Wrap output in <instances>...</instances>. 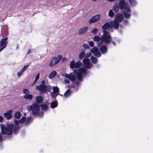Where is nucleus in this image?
Instances as JSON below:
<instances>
[{"instance_id": "nucleus-3", "label": "nucleus", "mask_w": 153, "mask_h": 153, "mask_svg": "<svg viewBox=\"0 0 153 153\" xmlns=\"http://www.w3.org/2000/svg\"><path fill=\"white\" fill-rule=\"evenodd\" d=\"M53 88L49 85H37L36 87L37 90L40 91L41 94H44L47 91L50 92Z\"/></svg>"}, {"instance_id": "nucleus-47", "label": "nucleus", "mask_w": 153, "mask_h": 153, "mask_svg": "<svg viewBox=\"0 0 153 153\" xmlns=\"http://www.w3.org/2000/svg\"><path fill=\"white\" fill-rule=\"evenodd\" d=\"M82 47L86 49H89L90 48L89 45L85 43H84L83 44Z\"/></svg>"}, {"instance_id": "nucleus-7", "label": "nucleus", "mask_w": 153, "mask_h": 153, "mask_svg": "<svg viewBox=\"0 0 153 153\" xmlns=\"http://www.w3.org/2000/svg\"><path fill=\"white\" fill-rule=\"evenodd\" d=\"M112 21H110L108 22L105 23L102 26V28L103 31H106L108 29L111 28V25H112Z\"/></svg>"}, {"instance_id": "nucleus-21", "label": "nucleus", "mask_w": 153, "mask_h": 153, "mask_svg": "<svg viewBox=\"0 0 153 153\" xmlns=\"http://www.w3.org/2000/svg\"><path fill=\"white\" fill-rule=\"evenodd\" d=\"M33 95L31 94H28L24 95L23 98L26 99L31 100L33 98Z\"/></svg>"}, {"instance_id": "nucleus-49", "label": "nucleus", "mask_w": 153, "mask_h": 153, "mask_svg": "<svg viewBox=\"0 0 153 153\" xmlns=\"http://www.w3.org/2000/svg\"><path fill=\"white\" fill-rule=\"evenodd\" d=\"M37 114V116L39 117H42L44 116V113L43 111H41Z\"/></svg>"}, {"instance_id": "nucleus-36", "label": "nucleus", "mask_w": 153, "mask_h": 153, "mask_svg": "<svg viewBox=\"0 0 153 153\" xmlns=\"http://www.w3.org/2000/svg\"><path fill=\"white\" fill-rule=\"evenodd\" d=\"M91 62L93 64H96L97 62V59L93 56H92L91 57Z\"/></svg>"}, {"instance_id": "nucleus-33", "label": "nucleus", "mask_w": 153, "mask_h": 153, "mask_svg": "<svg viewBox=\"0 0 153 153\" xmlns=\"http://www.w3.org/2000/svg\"><path fill=\"white\" fill-rule=\"evenodd\" d=\"M93 39L95 42H99L101 40V37H100L99 36H94Z\"/></svg>"}, {"instance_id": "nucleus-51", "label": "nucleus", "mask_w": 153, "mask_h": 153, "mask_svg": "<svg viewBox=\"0 0 153 153\" xmlns=\"http://www.w3.org/2000/svg\"><path fill=\"white\" fill-rule=\"evenodd\" d=\"M89 44L90 46L93 47L94 45V42L93 41H90L89 42Z\"/></svg>"}, {"instance_id": "nucleus-57", "label": "nucleus", "mask_w": 153, "mask_h": 153, "mask_svg": "<svg viewBox=\"0 0 153 153\" xmlns=\"http://www.w3.org/2000/svg\"><path fill=\"white\" fill-rule=\"evenodd\" d=\"M123 22L125 25H127L128 23V21L126 19H124L123 21Z\"/></svg>"}, {"instance_id": "nucleus-16", "label": "nucleus", "mask_w": 153, "mask_h": 153, "mask_svg": "<svg viewBox=\"0 0 153 153\" xmlns=\"http://www.w3.org/2000/svg\"><path fill=\"white\" fill-rule=\"evenodd\" d=\"M80 83V81H75L73 83L72 87L76 89V91H77L78 89Z\"/></svg>"}, {"instance_id": "nucleus-31", "label": "nucleus", "mask_w": 153, "mask_h": 153, "mask_svg": "<svg viewBox=\"0 0 153 153\" xmlns=\"http://www.w3.org/2000/svg\"><path fill=\"white\" fill-rule=\"evenodd\" d=\"M129 3L132 6H134L137 4V1L135 0H129Z\"/></svg>"}, {"instance_id": "nucleus-2", "label": "nucleus", "mask_w": 153, "mask_h": 153, "mask_svg": "<svg viewBox=\"0 0 153 153\" xmlns=\"http://www.w3.org/2000/svg\"><path fill=\"white\" fill-rule=\"evenodd\" d=\"M111 38L108 31H103V35L101 36L102 41L107 44H109L111 42Z\"/></svg>"}, {"instance_id": "nucleus-29", "label": "nucleus", "mask_w": 153, "mask_h": 153, "mask_svg": "<svg viewBox=\"0 0 153 153\" xmlns=\"http://www.w3.org/2000/svg\"><path fill=\"white\" fill-rule=\"evenodd\" d=\"M120 7L118 4L114 5L113 7V10H114L115 12H117L119 10Z\"/></svg>"}, {"instance_id": "nucleus-61", "label": "nucleus", "mask_w": 153, "mask_h": 153, "mask_svg": "<svg viewBox=\"0 0 153 153\" xmlns=\"http://www.w3.org/2000/svg\"><path fill=\"white\" fill-rule=\"evenodd\" d=\"M4 119L3 117L0 115V122H2Z\"/></svg>"}, {"instance_id": "nucleus-38", "label": "nucleus", "mask_w": 153, "mask_h": 153, "mask_svg": "<svg viewBox=\"0 0 153 153\" xmlns=\"http://www.w3.org/2000/svg\"><path fill=\"white\" fill-rule=\"evenodd\" d=\"M114 13L113 11V10H109L108 13V15L110 17H113L114 15Z\"/></svg>"}, {"instance_id": "nucleus-19", "label": "nucleus", "mask_w": 153, "mask_h": 153, "mask_svg": "<svg viewBox=\"0 0 153 153\" xmlns=\"http://www.w3.org/2000/svg\"><path fill=\"white\" fill-rule=\"evenodd\" d=\"M58 103L57 101L56 100H53L51 104V107L52 108H54L58 106Z\"/></svg>"}, {"instance_id": "nucleus-25", "label": "nucleus", "mask_w": 153, "mask_h": 153, "mask_svg": "<svg viewBox=\"0 0 153 153\" xmlns=\"http://www.w3.org/2000/svg\"><path fill=\"white\" fill-rule=\"evenodd\" d=\"M51 93V97L53 98V100H56V97L57 95H59V93H54L53 92H50Z\"/></svg>"}, {"instance_id": "nucleus-14", "label": "nucleus", "mask_w": 153, "mask_h": 153, "mask_svg": "<svg viewBox=\"0 0 153 153\" xmlns=\"http://www.w3.org/2000/svg\"><path fill=\"white\" fill-rule=\"evenodd\" d=\"M88 29V27L87 26H85L79 29L78 31V34L79 35H81L84 34L87 31Z\"/></svg>"}, {"instance_id": "nucleus-62", "label": "nucleus", "mask_w": 153, "mask_h": 153, "mask_svg": "<svg viewBox=\"0 0 153 153\" xmlns=\"http://www.w3.org/2000/svg\"><path fill=\"white\" fill-rule=\"evenodd\" d=\"M112 43V44H113V45L114 46H116V43H115V42H114V41H111V42Z\"/></svg>"}, {"instance_id": "nucleus-15", "label": "nucleus", "mask_w": 153, "mask_h": 153, "mask_svg": "<svg viewBox=\"0 0 153 153\" xmlns=\"http://www.w3.org/2000/svg\"><path fill=\"white\" fill-rule=\"evenodd\" d=\"M118 22L114 20L113 22L112 21V25H111V28L113 27L116 29H118L119 26Z\"/></svg>"}, {"instance_id": "nucleus-45", "label": "nucleus", "mask_w": 153, "mask_h": 153, "mask_svg": "<svg viewBox=\"0 0 153 153\" xmlns=\"http://www.w3.org/2000/svg\"><path fill=\"white\" fill-rule=\"evenodd\" d=\"M77 78L79 81H81L82 80V75L81 74H77Z\"/></svg>"}, {"instance_id": "nucleus-22", "label": "nucleus", "mask_w": 153, "mask_h": 153, "mask_svg": "<svg viewBox=\"0 0 153 153\" xmlns=\"http://www.w3.org/2000/svg\"><path fill=\"white\" fill-rule=\"evenodd\" d=\"M56 72L55 71H53L50 73V74L49 76V78L50 79H51L54 77L56 76Z\"/></svg>"}, {"instance_id": "nucleus-20", "label": "nucleus", "mask_w": 153, "mask_h": 153, "mask_svg": "<svg viewBox=\"0 0 153 153\" xmlns=\"http://www.w3.org/2000/svg\"><path fill=\"white\" fill-rule=\"evenodd\" d=\"M67 78L69 79L72 81L74 82L76 79V76L75 75L72 74H70V76L68 77H66Z\"/></svg>"}, {"instance_id": "nucleus-24", "label": "nucleus", "mask_w": 153, "mask_h": 153, "mask_svg": "<svg viewBox=\"0 0 153 153\" xmlns=\"http://www.w3.org/2000/svg\"><path fill=\"white\" fill-rule=\"evenodd\" d=\"M126 12L129 13L131 11L130 6L128 4L123 8Z\"/></svg>"}, {"instance_id": "nucleus-55", "label": "nucleus", "mask_w": 153, "mask_h": 153, "mask_svg": "<svg viewBox=\"0 0 153 153\" xmlns=\"http://www.w3.org/2000/svg\"><path fill=\"white\" fill-rule=\"evenodd\" d=\"M91 53H88L86 54V56L85 57H86L88 58V57H89L91 56Z\"/></svg>"}, {"instance_id": "nucleus-27", "label": "nucleus", "mask_w": 153, "mask_h": 153, "mask_svg": "<svg viewBox=\"0 0 153 153\" xmlns=\"http://www.w3.org/2000/svg\"><path fill=\"white\" fill-rule=\"evenodd\" d=\"M14 116L16 119H19L21 117L20 113L19 111L16 112L15 113Z\"/></svg>"}, {"instance_id": "nucleus-53", "label": "nucleus", "mask_w": 153, "mask_h": 153, "mask_svg": "<svg viewBox=\"0 0 153 153\" xmlns=\"http://www.w3.org/2000/svg\"><path fill=\"white\" fill-rule=\"evenodd\" d=\"M83 74L84 75L83 77H86L87 74V70L86 69H85L84 71L82 73V74Z\"/></svg>"}, {"instance_id": "nucleus-56", "label": "nucleus", "mask_w": 153, "mask_h": 153, "mask_svg": "<svg viewBox=\"0 0 153 153\" xmlns=\"http://www.w3.org/2000/svg\"><path fill=\"white\" fill-rule=\"evenodd\" d=\"M73 73L74 74L77 75V74H78V70L77 71V70L74 69L73 71Z\"/></svg>"}, {"instance_id": "nucleus-26", "label": "nucleus", "mask_w": 153, "mask_h": 153, "mask_svg": "<svg viewBox=\"0 0 153 153\" xmlns=\"http://www.w3.org/2000/svg\"><path fill=\"white\" fill-rule=\"evenodd\" d=\"M71 94V90H68L64 94V96L65 98L69 97Z\"/></svg>"}, {"instance_id": "nucleus-64", "label": "nucleus", "mask_w": 153, "mask_h": 153, "mask_svg": "<svg viewBox=\"0 0 153 153\" xmlns=\"http://www.w3.org/2000/svg\"><path fill=\"white\" fill-rule=\"evenodd\" d=\"M7 137H8V138H10V137H9V136H7V135H6V136L4 137V138H3V140H5V139H6V138Z\"/></svg>"}, {"instance_id": "nucleus-63", "label": "nucleus", "mask_w": 153, "mask_h": 153, "mask_svg": "<svg viewBox=\"0 0 153 153\" xmlns=\"http://www.w3.org/2000/svg\"><path fill=\"white\" fill-rule=\"evenodd\" d=\"M31 50L30 49H28V50L27 51V54H28L30 53L31 52Z\"/></svg>"}, {"instance_id": "nucleus-60", "label": "nucleus", "mask_w": 153, "mask_h": 153, "mask_svg": "<svg viewBox=\"0 0 153 153\" xmlns=\"http://www.w3.org/2000/svg\"><path fill=\"white\" fill-rule=\"evenodd\" d=\"M65 82L66 84H68L70 83V81L69 80L66 79L65 80Z\"/></svg>"}, {"instance_id": "nucleus-42", "label": "nucleus", "mask_w": 153, "mask_h": 153, "mask_svg": "<svg viewBox=\"0 0 153 153\" xmlns=\"http://www.w3.org/2000/svg\"><path fill=\"white\" fill-rule=\"evenodd\" d=\"M26 118L25 116L22 117L19 120L20 123H24L26 120Z\"/></svg>"}, {"instance_id": "nucleus-17", "label": "nucleus", "mask_w": 153, "mask_h": 153, "mask_svg": "<svg viewBox=\"0 0 153 153\" xmlns=\"http://www.w3.org/2000/svg\"><path fill=\"white\" fill-rule=\"evenodd\" d=\"M29 65V64L26 65L24 66L23 68L21 69V71L19 72H18V77H19L22 74L28 67Z\"/></svg>"}, {"instance_id": "nucleus-39", "label": "nucleus", "mask_w": 153, "mask_h": 153, "mask_svg": "<svg viewBox=\"0 0 153 153\" xmlns=\"http://www.w3.org/2000/svg\"><path fill=\"white\" fill-rule=\"evenodd\" d=\"M31 118L30 117H28L26 120L25 122V125H28V124H30L31 122Z\"/></svg>"}, {"instance_id": "nucleus-8", "label": "nucleus", "mask_w": 153, "mask_h": 153, "mask_svg": "<svg viewBox=\"0 0 153 153\" xmlns=\"http://www.w3.org/2000/svg\"><path fill=\"white\" fill-rule=\"evenodd\" d=\"M124 16L122 14L118 13L116 15L114 20L119 22H120L124 19Z\"/></svg>"}, {"instance_id": "nucleus-50", "label": "nucleus", "mask_w": 153, "mask_h": 153, "mask_svg": "<svg viewBox=\"0 0 153 153\" xmlns=\"http://www.w3.org/2000/svg\"><path fill=\"white\" fill-rule=\"evenodd\" d=\"M97 31L98 30L97 29V28H95L91 31V33H93L94 35H96Z\"/></svg>"}, {"instance_id": "nucleus-6", "label": "nucleus", "mask_w": 153, "mask_h": 153, "mask_svg": "<svg viewBox=\"0 0 153 153\" xmlns=\"http://www.w3.org/2000/svg\"><path fill=\"white\" fill-rule=\"evenodd\" d=\"M100 18V15L97 14L92 16L89 21V24L94 23L98 21Z\"/></svg>"}, {"instance_id": "nucleus-11", "label": "nucleus", "mask_w": 153, "mask_h": 153, "mask_svg": "<svg viewBox=\"0 0 153 153\" xmlns=\"http://www.w3.org/2000/svg\"><path fill=\"white\" fill-rule=\"evenodd\" d=\"M108 49L106 45H102L100 48V51L102 54H105L107 52Z\"/></svg>"}, {"instance_id": "nucleus-10", "label": "nucleus", "mask_w": 153, "mask_h": 153, "mask_svg": "<svg viewBox=\"0 0 153 153\" xmlns=\"http://www.w3.org/2000/svg\"><path fill=\"white\" fill-rule=\"evenodd\" d=\"M15 123L16 125L15 127L14 130V133L16 134L18 133L19 131V124L20 123L19 120H16L15 119L14 120Z\"/></svg>"}, {"instance_id": "nucleus-59", "label": "nucleus", "mask_w": 153, "mask_h": 153, "mask_svg": "<svg viewBox=\"0 0 153 153\" xmlns=\"http://www.w3.org/2000/svg\"><path fill=\"white\" fill-rule=\"evenodd\" d=\"M3 140V138L1 134L0 133V143H1Z\"/></svg>"}, {"instance_id": "nucleus-43", "label": "nucleus", "mask_w": 153, "mask_h": 153, "mask_svg": "<svg viewBox=\"0 0 153 153\" xmlns=\"http://www.w3.org/2000/svg\"><path fill=\"white\" fill-rule=\"evenodd\" d=\"M94 54L95 56H97L98 57H100L102 55L100 51H97L96 53H95Z\"/></svg>"}, {"instance_id": "nucleus-12", "label": "nucleus", "mask_w": 153, "mask_h": 153, "mask_svg": "<svg viewBox=\"0 0 153 153\" xmlns=\"http://www.w3.org/2000/svg\"><path fill=\"white\" fill-rule=\"evenodd\" d=\"M128 4L126 2L125 0H121L120 1L119 6L120 9L122 10Z\"/></svg>"}, {"instance_id": "nucleus-35", "label": "nucleus", "mask_w": 153, "mask_h": 153, "mask_svg": "<svg viewBox=\"0 0 153 153\" xmlns=\"http://www.w3.org/2000/svg\"><path fill=\"white\" fill-rule=\"evenodd\" d=\"M70 66L71 69L75 68V63L74 60H72L70 62Z\"/></svg>"}, {"instance_id": "nucleus-52", "label": "nucleus", "mask_w": 153, "mask_h": 153, "mask_svg": "<svg viewBox=\"0 0 153 153\" xmlns=\"http://www.w3.org/2000/svg\"><path fill=\"white\" fill-rule=\"evenodd\" d=\"M39 73L36 76L35 79V82H36V81L39 79Z\"/></svg>"}, {"instance_id": "nucleus-32", "label": "nucleus", "mask_w": 153, "mask_h": 153, "mask_svg": "<svg viewBox=\"0 0 153 153\" xmlns=\"http://www.w3.org/2000/svg\"><path fill=\"white\" fill-rule=\"evenodd\" d=\"M82 63L79 60L77 62L75 63V68H78L79 67L82 65Z\"/></svg>"}, {"instance_id": "nucleus-23", "label": "nucleus", "mask_w": 153, "mask_h": 153, "mask_svg": "<svg viewBox=\"0 0 153 153\" xmlns=\"http://www.w3.org/2000/svg\"><path fill=\"white\" fill-rule=\"evenodd\" d=\"M40 106L41 107V109L44 111H47L48 108V106L46 104H41Z\"/></svg>"}, {"instance_id": "nucleus-1", "label": "nucleus", "mask_w": 153, "mask_h": 153, "mask_svg": "<svg viewBox=\"0 0 153 153\" xmlns=\"http://www.w3.org/2000/svg\"><path fill=\"white\" fill-rule=\"evenodd\" d=\"M1 134H7V135H11L13 132L14 133L15 127L13 124H8L6 127L4 124L1 126Z\"/></svg>"}, {"instance_id": "nucleus-4", "label": "nucleus", "mask_w": 153, "mask_h": 153, "mask_svg": "<svg viewBox=\"0 0 153 153\" xmlns=\"http://www.w3.org/2000/svg\"><path fill=\"white\" fill-rule=\"evenodd\" d=\"M40 105H38L36 103H33L30 107V109L32 110V114L33 115L37 114L40 111Z\"/></svg>"}, {"instance_id": "nucleus-18", "label": "nucleus", "mask_w": 153, "mask_h": 153, "mask_svg": "<svg viewBox=\"0 0 153 153\" xmlns=\"http://www.w3.org/2000/svg\"><path fill=\"white\" fill-rule=\"evenodd\" d=\"M43 100V98L41 96H38L36 97V101L38 104H41Z\"/></svg>"}, {"instance_id": "nucleus-41", "label": "nucleus", "mask_w": 153, "mask_h": 153, "mask_svg": "<svg viewBox=\"0 0 153 153\" xmlns=\"http://www.w3.org/2000/svg\"><path fill=\"white\" fill-rule=\"evenodd\" d=\"M59 88L57 86L53 87V93H59Z\"/></svg>"}, {"instance_id": "nucleus-46", "label": "nucleus", "mask_w": 153, "mask_h": 153, "mask_svg": "<svg viewBox=\"0 0 153 153\" xmlns=\"http://www.w3.org/2000/svg\"><path fill=\"white\" fill-rule=\"evenodd\" d=\"M23 91L24 93L25 94H29L30 93L29 89L27 88L24 89Z\"/></svg>"}, {"instance_id": "nucleus-30", "label": "nucleus", "mask_w": 153, "mask_h": 153, "mask_svg": "<svg viewBox=\"0 0 153 153\" xmlns=\"http://www.w3.org/2000/svg\"><path fill=\"white\" fill-rule=\"evenodd\" d=\"M85 53L84 51L81 52L79 55V57L80 60L84 58L85 56Z\"/></svg>"}, {"instance_id": "nucleus-58", "label": "nucleus", "mask_w": 153, "mask_h": 153, "mask_svg": "<svg viewBox=\"0 0 153 153\" xmlns=\"http://www.w3.org/2000/svg\"><path fill=\"white\" fill-rule=\"evenodd\" d=\"M0 52L2 51L4 48H5V46H3L2 47H0Z\"/></svg>"}, {"instance_id": "nucleus-44", "label": "nucleus", "mask_w": 153, "mask_h": 153, "mask_svg": "<svg viewBox=\"0 0 153 153\" xmlns=\"http://www.w3.org/2000/svg\"><path fill=\"white\" fill-rule=\"evenodd\" d=\"M85 70V69L83 68H79L78 69V74H81L82 75V73Z\"/></svg>"}, {"instance_id": "nucleus-48", "label": "nucleus", "mask_w": 153, "mask_h": 153, "mask_svg": "<svg viewBox=\"0 0 153 153\" xmlns=\"http://www.w3.org/2000/svg\"><path fill=\"white\" fill-rule=\"evenodd\" d=\"M100 41H101L100 42L99 41L98 43H97V45L98 47H101L102 46V45L104 42L103 41H102V39Z\"/></svg>"}, {"instance_id": "nucleus-34", "label": "nucleus", "mask_w": 153, "mask_h": 153, "mask_svg": "<svg viewBox=\"0 0 153 153\" xmlns=\"http://www.w3.org/2000/svg\"><path fill=\"white\" fill-rule=\"evenodd\" d=\"M98 50L97 47H94L91 50V52L94 54Z\"/></svg>"}, {"instance_id": "nucleus-54", "label": "nucleus", "mask_w": 153, "mask_h": 153, "mask_svg": "<svg viewBox=\"0 0 153 153\" xmlns=\"http://www.w3.org/2000/svg\"><path fill=\"white\" fill-rule=\"evenodd\" d=\"M45 80H42V81L41 82V84L39 85L43 86V85H45Z\"/></svg>"}, {"instance_id": "nucleus-5", "label": "nucleus", "mask_w": 153, "mask_h": 153, "mask_svg": "<svg viewBox=\"0 0 153 153\" xmlns=\"http://www.w3.org/2000/svg\"><path fill=\"white\" fill-rule=\"evenodd\" d=\"M62 55H59L57 57H55L53 58L49 63V65L50 67H52L53 65L58 63L62 58Z\"/></svg>"}, {"instance_id": "nucleus-28", "label": "nucleus", "mask_w": 153, "mask_h": 153, "mask_svg": "<svg viewBox=\"0 0 153 153\" xmlns=\"http://www.w3.org/2000/svg\"><path fill=\"white\" fill-rule=\"evenodd\" d=\"M84 67L86 68L90 69L93 66V65L91 62H89L87 64H85L84 65Z\"/></svg>"}, {"instance_id": "nucleus-40", "label": "nucleus", "mask_w": 153, "mask_h": 153, "mask_svg": "<svg viewBox=\"0 0 153 153\" xmlns=\"http://www.w3.org/2000/svg\"><path fill=\"white\" fill-rule=\"evenodd\" d=\"M83 62L84 64V65L85 64L89 62V60L88 58L85 57L83 60Z\"/></svg>"}, {"instance_id": "nucleus-9", "label": "nucleus", "mask_w": 153, "mask_h": 153, "mask_svg": "<svg viewBox=\"0 0 153 153\" xmlns=\"http://www.w3.org/2000/svg\"><path fill=\"white\" fill-rule=\"evenodd\" d=\"M13 110H10L4 113V116L7 120H9L12 118V116L11 114Z\"/></svg>"}, {"instance_id": "nucleus-13", "label": "nucleus", "mask_w": 153, "mask_h": 153, "mask_svg": "<svg viewBox=\"0 0 153 153\" xmlns=\"http://www.w3.org/2000/svg\"><path fill=\"white\" fill-rule=\"evenodd\" d=\"M7 37H6L4 38L1 39L0 41V47L3 46H4L5 48H6L7 43Z\"/></svg>"}, {"instance_id": "nucleus-37", "label": "nucleus", "mask_w": 153, "mask_h": 153, "mask_svg": "<svg viewBox=\"0 0 153 153\" xmlns=\"http://www.w3.org/2000/svg\"><path fill=\"white\" fill-rule=\"evenodd\" d=\"M123 13L124 16L126 18L128 19L130 18L131 17V15L130 14L125 12H123Z\"/></svg>"}]
</instances>
